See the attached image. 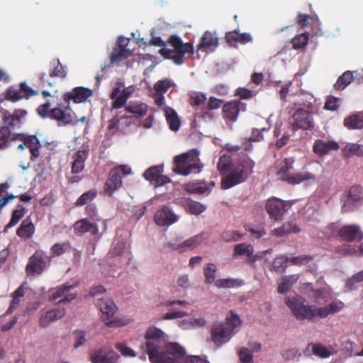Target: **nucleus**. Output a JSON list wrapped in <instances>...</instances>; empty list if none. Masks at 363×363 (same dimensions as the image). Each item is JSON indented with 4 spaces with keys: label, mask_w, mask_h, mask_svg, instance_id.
Listing matches in <instances>:
<instances>
[{
    "label": "nucleus",
    "mask_w": 363,
    "mask_h": 363,
    "mask_svg": "<svg viewBox=\"0 0 363 363\" xmlns=\"http://www.w3.org/2000/svg\"><path fill=\"white\" fill-rule=\"evenodd\" d=\"M147 340L142 348L149 356L150 362L163 361L166 363H182L185 357V350L178 343H168L164 352L160 351L159 345L155 342L164 341L166 338L165 333L155 326L147 329L145 335Z\"/></svg>",
    "instance_id": "1"
},
{
    "label": "nucleus",
    "mask_w": 363,
    "mask_h": 363,
    "mask_svg": "<svg viewBox=\"0 0 363 363\" xmlns=\"http://www.w3.org/2000/svg\"><path fill=\"white\" fill-rule=\"evenodd\" d=\"M167 43L172 48H166L167 43L163 41L160 37H152L150 44L154 46L162 47L158 51L159 54L164 59L172 60L178 65L184 63L185 54H193L194 46L191 43H184L182 39L176 35L169 36Z\"/></svg>",
    "instance_id": "2"
},
{
    "label": "nucleus",
    "mask_w": 363,
    "mask_h": 363,
    "mask_svg": "<svg viewBox=\"0 0 363 363\" xmlns=\"http://www.w3.org/2000/svg\"><path fill=\"white\" fill-rule=\"evenodd\" d=\"M240 324V317L230 311L226 317L225 323H216L212 326L211 329V340L216 347H221L230 340L235 329Z\"/></svg>",
    "instance_id": "3"
},
{
    "label": "nucleus",
    "mask_w": 363,
    "mask_h": 363,
    "mask_svg": "<svg viewBox=\"0 0 363 363\" xmlns=\"http://www.w3.org/2000/svg\"><path fill=\"white\" fill-rule=\"evenodd\" d=\"M255 162L247 157L238 164L232 167L230 172L221 179V188L230 189L237 184L244 182L249 174L253 172Z\"/></svg>",
    "instance_id": "4"
},
{
    "label": "nucleus",
    "mask_w": 363,
    "mask_h": 363,
    "mask_svg": "<svg viewBox=\"0 0 363 363\" xmlns=\"http://www.w3.org/2000/svg\"><path fill=\"white\" fill-rule=\"evenodd\" d=\"M294 158L289 157L277 162V175L279 179L290 184H298L304 181L315 180V174L311 172H302L293 174L291 171L294 169Z\"/></svg>",
    "instance_id": "5"
},
{
    "label": "nucleus",
    "mask_w": 363,
    "mask_h": 363,
    "mask_svg": "<svg viewBox=\"0 0 363 363\" xmlns=\"http://www.w3.org/2000/svg\"><path fill=\"white\" fill-rule=\"evenodd\" d=\"M36 111L42 118H50L62 125H69L74 122L72 110L68 104L66 106L60 104L57 106L50 108V103L47 101L45 104L40 105Z\"/></svg>",
    "instance_id": "6"
},
{
    "label": "nucleus",
    "mask_w": 363,
    "mask_h": 363,
    "mask_svg": "<svg viewBox=\"0 0 363 363\" xmlns=\"http://www.w3.org/2000/svg\"><path fill=\"white\" fill-rule=\"evenodd\" d=\"M199 155V152L197 150H191L188 152L175 156L173 171L184 176L189 175L195 169L199 172L203 165L200 162Z\"/></svg>",
    "instance_id": "7"
},
{
    "label": "nucleus",
    "mask_w": 363,
    "mask_h": 363,
    "mask_svg": "<svg viewBox=\"0 0 363 363\" xmlns=\"http://www.w3.org/2000/svg\"><path fill=\"white\" fill-rule=\"evenodd\" d=\"M285 303L298 320H316L315 306L305 304L301 297H286Z\"/></svg>",
    "instance_id": "8"
},
{
    "label": "nucleus",
    "mask_w": 363,
    "mask_h": 363,
    "mask_svg": "<svg viewBox=\"0 0 363 363\" xmlns=\"http://www.w3.org/2000/svg\"><path fill=\"white\" fill-rule=\"evenodd\" d=\"M130 173L131 169L128 165H118L113 168L105 182L104 193L109 196H112L116 191L121 188L123 177Z\"/></svg>",
    "instance_id": "9"
},
{
    "label": "nucleus",
    "mask_w": 363,
    "mask_h": 363,
    "mask_svg": "<svg viewBox=\"0 0 363 363\" xmlns=\"http://www.w3.org/2000/svg\"><path fill=\"white\" fill-rule=\"evenodd\" d=\"M51 257L47 256L46 252L42 250H37L30 257L26 267L28 275L40 274L47 268Z\"/></svg>",
    "instance_id": "10"
},
{
    "label": "nucleus",
    "mask_w": 363,
    "mask_h": 363,
    "mask_svg": "<svg viewBox=\"0 0 363 363\" xmlns=\"http://www.w3.org/2000/svg\"><path fill=\"white\" fill-rule=\"evenodd\" d=\"M291 205L289 201L277 197H271L265 203V210L269 218L275 222L282 220Z\"/></svg>",
    "instance_id": "11"
},
{
    "label": "nucleus",
    "mask_w": 363,
    "mask_h": 363,
    "mask_svg": "<svg viewBox=\"0 0 363 363\" xmlns=\"http://www.w3.org/2000/svg\"><path fill=\"white\" fill-rule=\"evenodd\" d=\"M77 286V284H70L69 283L57 286L51 290V294L49 296L48 300L53 301L57 298L63 297L59 301L58 303L70 302L77 298V294L76 293H69V291Z\"/></svg>",
    "instance_id": "12"
},
{
    "label": "nucleus",
    "mask_w": 363,
    "mask_h": 363,
    "mask_svg": "<svg viewBox=\"0 0 363 363\" xmlns=\"http://www.w3.org/2000/svg\"><path fill=\"white\" fill-rule=\"evenodd\" d=\"M38 95V91L28 86L26 82H21L19 88L9 87L5 93V98L12 102L18 101L22 99H28L32 96Z\"/></svg>",
    "instance_id": "13"
},
{
    "label": "nucleus",
    "mask_w": 363,
    "mask_h": 363,
    "mask_svg": "<svg viewBox=\"0 0 363 363\" xmlns=\"http://www.w3.org/2000/svg\"><path fill=\"white\" fill-rule=\"evenodd\" d=\"M291 123L295 129L311 130L314 127L311 113L303 108H298L294 113Z\"/></svg>",
    "instance_id": "14"
},
{
    "label": "nucleus",
    "mask_w": 363,
    "mask_h": 363,
    "mask_svg": "<svg viewBox=\"0 0 363 363\" xmlns=\"http://www.w3.org/2000/svg\"><path fill=\"white\" fill-rule=\"evenodd\" d=\"M89 357L92 363H116L119 355L111 349L102 347L91 352Z\"/></svg>",
    "instance_id": "15"
},
{
    "label": "nucleus",
    "mask_w": 363,
    "mask_h": 363,
    "mask_svg": "<svg viewBox=\"0 0 363 363\" xmlns=\"http://www.w3.org/2000/svg\"><path fill=\"white\" fill-rule=\"evenodd\" d=\"M246 104L240 100H233L223 104V117L230 122H235L240 111H245Z\"/></svg>",
    "instance_id": "16"
},
{
    "label": "nucleus",
    "mask_w": 363,
    "mask_h": 363,
    "mask_svg": "<svg viewBox=\"0 0 363 363\" xmlns=\"http://www.w3.org/2000/svg\"><path fill=\"white\" fill-rule=\"evenodd\" d=\"M92 94L93 91L91 89L83 86H77L71 91L66 92L63 95V100L68 105H69L71 101L75 104H79L84 102Z\"/></svg>",
    "instance_id": "17"
},
{
    "label": "nucleus",
    "mask_w": 363,
    "mask_h": 363,
    "mask_svg": "<svg viewBox=\"0 0 363 363\" xmlns=\"http://www.w3.org/2000/svg\"><path fill=\"white\" fill-rule=\"evenodd\" d=\"M363 201V187L359 185L352 186L348 194L347 199L342 206V210L349 211L353 210Z\"/></svg>",
    "instance_id": "18"
},
{
    "label": "nucleus",
    "mask_w": 363,
    "mask_h": 363,
    "mask_svg": "<svg viewBox=\"0 0 363 363\" xmlns=\"http://www.w3.org/2000/svg\"><path fill=\"white\" fill-rule=\"evenodd\" d=\"M178 220L179 216L168 206H163L161 209L158 210L154 216L155 223L160 226L171 225Z\"/></svg>",
    "instance_id": "19"
},
{
    "label": "nucleus",
    "mask_w": 363,
    "mask_h": 363,
    "mask_svg": "<svg viewBox=\"0 0 363 363\" xmlns=\"http://www.w3.org/2000/svg\"><path fill=\"white\" fill-rule=\"evenodd\" d=\"M144 178L155 186L165 185L170 182L167 176L162 174V168L159 166L151 167L143 173Z\"/></svg>",
    "instance_id": "20"
},
{
    "label": "nucleus",
    "mask_w": 363,
    "mask_h": 363,
    "mask_svg": "<svg viewBox=\"0 0 363 363\" xmlns=\"http://www.w3.org/2000/svg\"><path fill=\"white\" fill-rule=\"evenodd\" d=\"M203 241L201 235H196L181 242H168L167 247L172 250L184 252L199 246Z\"/></svg>",
    "instance_id": "21"
},
{
    "label": "nucleus",
    "mask_w": 363,
    "mask_h": 363,
    "mask_svg": "<svg viewBox=\"0 0 363 363\" xmlns=\"http://www.w3.org/2000/svg\"><path fill=\"white\" fill-rule=\"evenodd\" d=\"M27 112L23 109H16L13 113L6 111L3 116L4 126H7L11 130L21 127L22 119L26 116Z\"/></svg>",
    "instance_id": "22"
},
{
    "label": "nucleus",
    "mask_w": 363,
    "mask_h": 363,
    "mask_svg": "<svg viewBox=\"0 0 363 363\" xmlns=\"http://www.w3.org/2000/svg\"><path fill=\"white\" fill-rule=\"evenodd\" d=\"M345 307V303L340 300H335L330 303L322 306L316 307V320L323 319L328 318L329 315H333L341 311Z\"/></svg>",
    "instance_id": "23"
},
{
    "label": "nucleus",
    "mask_w": 363,
    "mask_h": 363,
    "mask_svg": "<svg viewBox=\"0 0 363 363\" xmlns=\"http://www.w3.org/2000/svg\"><path fill=\"white\" fill-rule=\"evenodd\" d=\"M66 310L64 308H57L49 310L41 314L39 318V325L42 328H47L51 323L65 316Z\"/></svg>",
    "instance_id": "24"
},
{
    "label": "nucleus",
    "mask_w": 363,
    "mask_h": 363,
    "mask_svg": "<svg viewBox=\"0 0 363 363\" xmlns=\"http://www.w3.org/2000/svg\"><path fill=\"white\" fill-rule=\"evenodd\" d=\"M362 230L357 225H345L340 228L339 240L345 242H353L362 235Z\"/></svg>",
    "instance_id": "25"
},
{
    "label": "nucleus",
    "mask_w": 363,
    "mask_h": 363,
    "mask_svg": "<svg viewBox=\"0 0 363 363\" xmlns=\"http://www.w3.org/2000/svg\"><path fill=\"white\" fill-rule=\"evenodd\" d=\"M214 186V182L208 184L203 181H195L185 184L184 189L189 194H203L206 192L209 194Z\"/></svg>",
    "instance_id": "26"
},
{
    "label": "nucleus",
    "mask_w": 363,
    "mask_h": 363,
    "mask_svg": "<svg viewBox=\"0 0 363 363\" xmlns=\"http://www.w3.org/2000/svg\"><path fill=\"white\" fill-rule=\"evenodd\" d=\"M243 255H245L249 258L248 262L251 264L260 258L257 255H254V248L252 245L246 242L235 245L233 249V257H238Z\"/></svg>",
    "instance_id": "27"
},
{
    "label": "nucleus",
    "mask_w": 363,
    "mask_h": 363,
    "mask_svg": "<svg viewBox=\"0 0 363 363\" xmlns=\"http://www.w3.org/2000/svg\"><path fill=\"white\" fill-rule=\"evenodd\" d=\"M225 38L230 46H235L236 43L245 45L252 40L250 33H240L237 29L225 33Z\"/></svg>",
    "instance_id": "28"
},
{
    "label": "nucleus",
    "mask_w": 363,
    "mask_h": 363,
    "mask_svg": "<svg viewBox=\"0 0 363 363\" xmlns=\"http://www.w3.org/2000/svg\"><path fill=\"white\" fill-rule=\"evenodd\" d=\"M74 228L76 231L80 233H90L93 235L99 233V228L96 221H93L88 218L76 221Z\"/></svg>",
    "instance_id": "29"
},
{
    "label": "nucleus",
    "mask_w": 363,
    "mask_h": 363,
    "mask_svg": "<svg viewBox=\"0 0 363 363\" xmlns=\"http://www.w3.org/2000/svg\"><path fill=\"white\" fill-rule=\"evenodd\" d=\"M89 156V150L83 149L79 150L74 155L73 159L74 161L72 164L71 172L74 174H77L81 173L85 166V162L87 160Z\"/></svg>",
    "instance_id": "30"
},
{
    "label": "nucleus",
    "mask_w": 363,
    "mask_h": 363,
    "mask_svg": "<svg viewBox=\"0 0 363 363\" xmlns=\"http://www.w3.org/2000/svg\"><path fill=\"white\" fill-rule=\"evenodd\" d=\"M340 146L335 141H324L323 140H317L313 145V152L319 155L323 156L327 155L331 150H337Z\"/></svg>",
    "instance_id": "31"
},
{
    "label": "nucleus",
    "mask_w": 363,
    "mask_h": 363,
    "mask_svg": "<svg viewBox=\"0 0 363 363\" xmlns=\"http://www.w3.org/2000/svg\"><path fill=\"white\" fill-rule=\"evenodd\" d=\"M218 45V40L212 33L206 31L202 35L198 49L203 50H214Z\"/></svg>",
    "instance_id": "32"
},
{
    "label": "nucleus",
    "mask_w": 363,
    "mask_h": 363,
    "mask_svg": "<svg viewBox=\"0 0 363 363\" xmlns=\"http://www.w3.org/2000/svg\"><path fill=\"white\" fill-rule=\"evenodd\" d=\"M35 231V227L30 218H27L22 221L16 230V235L21 239H30Z\"/></svg>",
    "instance_id": "33"
},
{
    "label": "nucleus",
    "mask_w": 363,
    "mask_h": 363,
    "mask_svg": "<svg viewBox=\"0 0 363 363\" xmlns=\"http://www.w3.org/2000/svg\"><path fill=\"white\" fill-rule=\"evenodd\" d=\"M97 306L100 311L106 318L113 316L117 311V306L114 302L110 298H100L97 302Z\"/></svg>",
    "instance_id": "34"
},
{
    "label": "nucleus",
    "mask_w": 363,
    "mask_h": 363,
    "mask_svg": "<svg viewBox=\"0 0 363 363\" xmlns=\"http://www.w3.org/2000/svg\"><path fill=\"white\" fill-rule=\"evenodd\" d=\"M134 91L135 87L133 86H129L128 87L123 86L118 97L111 103V108L118 109L124 107L128 99L132 96Z\"/></svg>",
    "instance_id": "35"
},
{
    "label": "nucleus",
    "mask_w": 363,
    "mask_h": 363,
    "mask_svg": "<svg viewBox=\"0 0 363 363\" xmlns=\"http://www.w3.org/2000/svg\"><path fill=\"white\" fill-rule=\"evenodd\" d=\"M344 126L349 130L363 128V113L357 112L346 118L343 121Z\"/></svg>",
    "instance_id": "36"
},
{
    "label": "nucleus",
    "mask_w": 363,
    "mask_h": 363,
    "mask_svg": "<svg viewBox=\"0 0 363 363\" xmlns=\"http://www.w3.org/2000/svg\"><path fill=\"white\" fill-rule=\"evenodd\" d=\"M26 147L29 149L30 152V159L35 160L40 156V147H41L38 138L35 135H26Z\"/></svg>",
    "instance_id": "37"
},
{
    "label": "nucleus",
    "mask_w": 363,
    "mask_h": 363,
    "mask_svg": "<svg viewBox=\"0 0 363 363\" xmlns=\"http://www.w3.org/2000/svg\"><path fill=\"white\" fill-rule=\"evenodd\" d=\"M26 288L24 284H21L17 289L15 290L11 294L12 300L10 306L6 311V313H12L17 309L21 303V298L25 296Z\"/></svg>",
    "instance_id": "38"
},
{
    "label": "nucleus",
    "mask_w": 363,
    "mask_h": 363,
    "mask_svg": "<svg viewBox=\"0 0 363 363\" xmlns=\"http://www.w3.org/2000/svg\"><path fill=\"white\" fill-rule=\"evenodd\" d=\"M300 230V228L295 223L288 221L285 222L281 227L274 229L272 233L277 237H284L292 233H299Z\"/></svg>",
    "instance_id": "39"
},
{
    "label": "nucleus",
    "mask_w": 363,
    "mask_h": 363,
    "mask_svg": "<svg viewBox=\"0 0 363 363\" xmlns=\"http://www.w3.org/2000/svg\"><path fill=\"white\" fill-rule=\"evenodd\" d=\"M125 111L133 113L135 118L143 117L147 111V106L141 102H130L128 105H125Z\"/></svg>",
    "instance_id": "40"
},
{
    "label": "nucleus",
    "mask_w": 363,
    "mask_h": 363,
    "mask_svg": "<svg viewBox=\"0 0 363 363\" xmlns=\"http://www.w3.org/2000/svg\"><path fill=\"white\" fill-rule=\"evenodd\" d=\"M14 133L7 126L0 128V149L6 148L13 144Z\"/></svg>",
    "instance_id": "41"
},
{
    "label": "nucleus",
    "mask_w": 363,
    "mask_h": 363,
    "mask_svg": "<svg viewBox=\"0 0 363 363\" xmlns=\"http://www.w3.org/2000/svg\"><path fill=\"white\" fill-rule=\"evenodd\" d=\"M98 195V191L96 189H91L89 191L83 193L75 201L74 205L77 207H81L83 206H86L90 203H92L91 201H94Z\"/></svg>",
    "instance_id": "42"
},
{
    "label": "nucleus",
    "mask_w": 363,
    "mask_h": 363,
    "mask_svg": "<svg viewBox=\"0 0 363 363\" xmlns=\"http://www.w3.org/2000/svg\"><path fill=\"white\" fill-rule=\"evenodd\" d=\"M298 275L292 274L282 277L278 286V292L285 294L291 288V286L298 281Z\"/></svg>",
    "instance_id": "43"
},
{
    "label": "nucleus",
    "mask_w": 363,
    "mask_h": 363,
    "mask_svg": "<svg viewBox=\"0 0 363 363\" xmlns=\"http://www.w3.org/2000/svg\"><path fill=\"white\" fill-rule=\"evenodd\" d=\"M224 101L221 99H217L213 96H211L208 99L207 104V109L208 111H203L202 115L201 116L203 118H208L212 119L213 115L210 113L211 110L218 109L221 106L223 107Z\"/></svg>",
    "instance_id": "44"
},
{
    "label": "nucleus",
    "mask_w": 363,
    "mask_h": 363,
    "mask_svg": "<svg viewBox=\"0 0 363 363\" xmlns=\"http://www.w3.org/2000/svg\"><path fill=\"white\" fill-rule=\"evenodd\" d=\"M165 115L170 130L174 131L179 130L180 127V121L176 111L171 108H167L165 110Z\"/></svg>",
    "instance_id": "45"
},
{
    "label": "nucleus",
    "mask_w": 363,
    "mask_h": 363,
    "mask_svg": "<svg viewBox=\"0 0 363 363\" xmlns=\"http://www.w3.org/2000/svg\"><path fill=\"white\" fill-rule=\"evenodd\" d=\"M132 55V52L129 49H120L114 48L110 55V65L125 60Z\"/></svg>",
    "instance_id": "46"
},
{
    "label": "nucleus",
    "mask_w": 363,
    "mask_h": 363,
    "mask_svg": "<svg viewBox=\"0 0 363 363\" xmlns=\"http://www.w3.org/2000/svg\"><path fill=\"white\" fill-rule=\"evenodd\" d=\"M353 72L351 71L345 72L340 76L334 84L335 90H342L353 81Z\"/></svg>",
    "instance_id": "47"
},
{
    "label": "nucleus",
    "mask_w": 363,
    "mask_h": 363,
    "mask_svg": "<svg viewBox=\"0 0 363 363\" xmlns=\"http://www.w3.org/2000/svg\"><path fill=\"white\" fill-rule=\"evenodd\" d=\"M341 225L338 223H331L322 230V233L327 239L338 238L340 237Z\"/></svg>",
    "instance_id": "48"
},
{
    "label": "nucleus",
    "mask_w": 363,
    "mask_h": 363,
    "mask_svg": "<svg viewBox=\"0 0 363 363\" xmlns=\"http://www.w3.org/2000/svg\"><path fill=\"white\" fill-rule=\"evenodd\" d=\"M232 159L228 155H222L218 160L217 167L220 174L225 177L233 167Z\"/></svg>",
    "instance_id": "49"
},
{
    "label": "nucleus",
    "mask_w": 363,
    "mask_h": 363,
    "mask_svg": "<svg viewBox=\"0 0 363 363\" xmlns=\"http://www.w3.org/2000/svg\"><path fill=\"white\" fill-rule=\"evenodd\" d=\"M362 283H363V269L346 280L345 288L350 291L356 290Z\"/></svg>",
    "instance_id": "50"
},
{
    "label": "nucleus",
    "mask_w": 363,
    "mask_h": 363,
    "mask_svg": "<svg viewBox=\"0 0 363 363\" xmlns=\"http://www.w3.org/2000/svg\"><path fill=\"white\" fill-rule=\"evenodd\" d=\"M217 266L213 263H208L203 267L204 281L206 284L215 283Z\"/></svg>",
    "instance_id": "51"
},
{
    "label": "nucleus",
    "mask_w": 363,
    "mask_h": 363,
    "mask_svg": "<svg viewBox=\"0 0 363 363\" xmlns=\"http://www.w3.org/2000/svg\"><path fill=\"white\" fill-rule=\"evenodd\" d=\"M242 280L239 279H220L215 281V286L218 288H235L242 286Z\"/></svg>",
    "instance_id": "52"
},
{
    "label": "nucleus",
    "mask_w": 363,
    "mask_h": 363,
    "mask_svg": "<svg viewBox=\"0 0 363 363\" xmlns=\"http://www.w3.org/2000/svg\"><path fill=\"white\" fill-rule=\"evenodd\" d=\"M25 211L26 210L22 205H18L17 208L13 211L11 220L9 223L6 225L5 228H11L16 225L24 216Z\"/></svg>",
    "instance_id": "53"
},
{
    "label": "nucleus",
    "mask_w": 363,
    "mask_h": 363,
    "mask_svg": "<svg viewBox=\"0 0 363 363\" xmlns=\"http://www.w3.org/2000/svg\"><path fill=\"white\" fill-rule=\"evenodd\" d=\"M335 252L339 256L359 255L357 248L352 245L343 244L336 247Z\"/></svg>",
    "instance_id": "54"
},
{
    "label": "nucleus",
    "mask_w": 363,
    "mask_h": 363,
    "mask_svg": "<svg viewBox=\"0 0 363 363\" xmlns=\"http://www.w3.org/2000/svg\"><path fill=\"white\" fill-rule=\"evenodd\" d=\"M308 40L309 33L307 32L297 35L291 40L292 48L294 50L304 48L307 45Z\"/></svg>",
    "instance_id": "55"
},
{
    "label": "nucleus",
    "mask_w": 363,
    "mask_h": 363,
    "mask_svg": "<svg viewBox=\"0 0 363 363\" xmlns=\"http://www.w3.org/2000/svg\"><path fill=\"white\" fill-rule=\"evenodd\" d=\"M343 151L344 154L347 157H351L353 155L363 157V145L359 144H348L345 147Z\"/></svg>",
    "instance_id": "56"
},
{
    "label": "nucleus",
    "mask_w": 363,
    "mask_h": 363,
    "mask_svg": "<svg viewBox=\"0 0 363 363\" xmlns=\"http://www.w3.org/2000/svg\"><path fill=\"white\" fill-rule=\"evenodd\" d=\"M71 249V245L69 242H57L54 244L50 248V252L52 256L59 257Z\"/></svg>",
    "instance_id": "57"
},
{
    "label": "nucleus",
    "mask_w": 363,
    "mask_h": 363,
    "mask_svg": "<svg viewBox=\"0 0 363 363\" xmlns=\"http://www.w3.org/2000/svg\"><path fill=\"white\" fill-rule=\"evenodd\" d=\"M50 65L53 67V69L50 73V77H59L61 79H65L66 77L67 72L59 59L56 61L52 62Z\"/></svg>",
    "instance_id": "58"
},
{
    "label": "nucleus",
    "mask_w": 363,
    "mask_h": 363,
    "mask_svg": "<svg viewBox=\"0 0 363 363\" xmlns=\"http://www.w3.org/2000/svg\"><path fill=\"white\" fill-rule=\"evenodd\" d=\"M189 212L193 215H200L206 210V206L201 203L193 200H189L187 203Z\"/></svg>",
    "instance_id": "59"
},
{
    "label": "nucleus",
    "mask_w": 363,
    "mask_h": 363,
    "mask_svg": "<svg viewBox=\"0 0 363 363\" xmlns=\"http://www.w3.org/2000/svg\"><path fill=\"white\" fill-rule=\"evenodd\" d=\"M308 346L312 347V352L313 354L319 357L327 358L331 354L330 350L322 344H309Z\"/></svg>",
    "instance_id": "60"
},
{
    "label": "nucleus",
    "mask_w": 363,
    "mask_h": 363,
    "mask_svg": "<svg viewBox=\"0 0 363 363\" xmlns=\"http://www.w3.org/2000/svg\"><path fill=\"white\" fill-rule=\"evenodd\" d=\"M243 234L237 230H225L222 233L221 238L225 242H235L242 238Z\"/></svg>",
    "instance_id": "61"
},
{
    "label": "nucleus",
    "mask_w": 363,
    "mask_h": 363,
    "mask_svg": "<svg viewBox=\"0 0 363 363\" xmlns=\"http://www.w3.org/2000/svg\"><path fill=\"white\" fill-rule=\"evenodd\" d=\"M172 86V83L168 79L159 80L154 85V91L155 93L164 94Z\"/></svg>",
    "instance_id": "62"
},
{
    "label": "nucleus",
    "mask_w": 363,
    "mask_h": 363,
    "mask_svg": "<svg viewBox=\"0 0 363 363\" xmlns=\"http://www.w3.org/2000/svg\"><path fill=\"white\" fill-rule=\"evenodd\" d=\"M288 262H289V257L285 255H281L276 257L273 261L272 264L275 271L281 272L285 270Z\"/></svg>",
    "instance_id": "63"
},
{
    "label": "nucleus",
    "mask_w": 363,
    "mask_h": 363,
    "mask_svg": "<svg viewBox=\"0 0 363 363\" xmlns=\"http://www.w3.org/2000/svg\"><path fill=\"white\" fill-rule=\"evenodd\" d=\"M84 212L88 216V218L93 221H99L101 220L98 216L97 206L94 203L86 205L84 209Z\"/></svg>",
    "instance_id": "64"
}]
</instances>
